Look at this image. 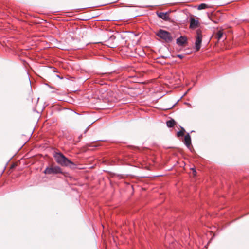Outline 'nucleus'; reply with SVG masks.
<instances>
[{
	"mask_svg": "<svg viewBox=\"0 0 249 249\" xmlns=\"http://www.w3.org/2000/svg\"><path fill=\"white\" fill-rule=\"evenodd\" d=\"M156 35L166 42H171L173 39L170 33L162 29H160Z\"/></svg>",
	"mask_w": 249,
	"mask_h": 249,
	"instance_id": "nucleus-2",
	"label": "nucleus"
},
{
	"mask_svg": "<svg viewBox=\"0 0 249 249\" xmlns=\"http://www.w3.org/2000/svg\"><path fill=\"white\" fill-rule=\"evenodd\" d=\"M176 122L174 119H171L166 122V125L168 127L171 128L174 126Z\"/></svg>",
	"mask_w": 249,
	"mask_h": 249,
	"instance_id": "nucleus-10",
	"label": "nucleus"
},
{
	"mask_svg": "<svg viewBox=\"0 0 249 249\" xmlns=\"http://www.w3.org/2000/svg\"><path fill=\"white\" fill-rule=\"evenodd\" d=\"M209 6L205 3H201L198 6L197 9L199 10L208 8Z\"/></svg>",
	"mask_w": 249,
	"mask_h": 249,
	"instance_id": "nucleus-11",
	"label": "nucleus"
},
{
	"mask_svg": "<svg viewBox=\"0 0 249 249\" xmlns=\"http://www.w3.org/2000/svg\"><path fill=\"white\" fill-rule=\"evenodd\" d=\"M180 131H183L184 133H185V129H184V128H183V127H181V130H180Z\"/></svg>",
	"mask_w": 249,
	"mask_h": 249,
	"instance_id": "nucleus-16",
	"label": "nucleus"
},
{
	"mask_svg": "<svg viewBox=\"0 0 249 249\" xmlns=\"http://www.w3.org/2000/svg\"><path fill=\"white\" fill-rule=\"evenodd\" d=\"M44 173L48 175L63 174L62 169L58 166L47 167L44 171Z\"/></svg>",
	"mask_w": 249,
	"mask_h": 249,
	"instance_id": "nucleus-3",
	"label": "nucleus"
},
{
	"mask_svg": "<svg viewBox=\"0 0 249 249\" xmlns=\"http://www.w3.org/2000/svg\"><path fill=\"white\" fill-rule=\"evenodd\" d=\"M196 36L195 41V49L196 51H198L201 48L202 40V31L200 29H197L196 31Z\"/></svg>",
	"mask_w": 249,
	"mask_h": 249,
	"instance_id": "nucleus-4",
	"label": "nucleus"
},
{
	"mask_svg": "<svg viewBox=\"0 0 249 249\" xmlns=\"http://www.w3.org/2000/svg\"><path fill=\"white\" fill-rule=\"evenodd\" d=\"M193 171V173H194V175H196V170L194 169H192Z\"/></svg>",
	"mask_w": 249,
	"mask_h": 249,
	"instance_id": "nucleus-15",
	"label": "nucleus"
},
{
	"mask_svg": "<svg viewBox=\"0 0 249 249\" xmlns=\"http://www.w3.org/2000/svg\"><path fill=\"white\" fill-rule=\"evenodd\" d=\"M223 36V33L221 31H218L217 33V37L218 40L220 39V38Z\"/></svg>",
	"mask_w": 249,
	"mask_h": 249,
	"instance_id": "nucleus-12",
	"label": "nucleus"
},
{
	"mask_svg": "<svg viewBox=\"0 0 249 249\" xmlns=\"http://www.w3.org/2000/svg\"><path fill=\"white\" fill-rule=\"evenodd\" d=\"M177 57L179 58L180 59H182L184 56L182 54H178L177 55Z\"/></svg>",
	"mask_w": 249,
	"mask_h": 249,
	"instance_id": "nucleus-14",
	"label": "nucleus"
},
{
	"mask_svg": "<svg viewBox=\"0 0 249 249\" xmlns=\"http://www.w3.org/2000/svg\"><path fill=\"white\" fill-rule=\"evenodd\" d=\"M54 157L56 162L62 166H68L69 165H74L73 162L69 160L60 152L56 153L54 155Z\"/></svg>",
	"mask_w": 249,
	"mask_h": 249,
	"instance_id": "nucleus-1",
	"label": "nucleus"
},
{
	"mask_svg": "<svg viewBox=\"0 0 249 249\" xmlns=\"http://www.w3.org/2000/svg\"><path fill=\"white\" fill-rule=\"evenodd\" d=\"M184 143L186 147L190 150L191 149V136L189 133H187L184 137Z\"/></svg>",
	"mask_w": 249,
	"mask_h": 249,
	"instance_id": "nucleus-7",
	"label": "nucleus"
},
{
	"mask_svg": "<svg viewBox=\"0 0 249 249\" xmlns=\"http://www.w3.org/2000/svg\"><path fill=\"white\" fill-rule=\"evenodd\" d=\"M157 15L159 17H160L161 19H164L165 20H167L169 18V17H168V16L167 13L160 12L159 13H158Z\"/></svg>",
	"mask_w": 249,
	"mask_h": 249,
	"instance_id": "nucleus-9",
	"label": "nucleus"
},
{
	"mask_svg": "<svg viewBox=\"0 0 249 249\" xmlns=\"http://www.w3.org/2000/svg\"><path fill=\"white\" fill-rule=\"evenodd\" d=\"M199 25V21L197 19H195L194 17H191L190 18L189 28L191 29H194L198 27Z\"/></svg>",
	"mask_w": 249,
	"mask_h": 249,
	"instance_id": "nucleus-5",
	"label": "nucleus"
},
{
	"mask_svg": "<svg viewBox=\"0 0 249 249\" xmlns=\"http://www.w3.org/2000/svg\"><path fill=\"white\" fill-rule=\"evenodd\" d=\"M27 95L30 96L32 93L31 83L29 78L26 79V87L25 90Z\"/></svg>",
	"mask_w": 249,
	"mask_h": 249,
	"instance_id": "nucleus-6",
	"label": "nucleus"
},
{
	"mask_svg": "<svg viewBox=\"0 0 249 249\" xmlns=\"http://www.w3.org/2000/svg\"><path fill=\"white\" fill-rule=\"evenodd\" d=\"M187 39L185 36H181L179 38L177 39V44L180 46H183L187 43Z\"/></svg>",
	"mask_w": 249,
	"mask_h": 249,
	"instance_id": "nucleus-8",
	"label": "nucleus"
},
{
	"mask_svg": "<svg viewBox=\"0 0 249 249\" xmlns=\"http://www.w3.org/2000/svg\"><path fill=\"white\" fill-rule=\"evenodd\" d=\"M15 166V164H13L12 165V166H11V167L13 168V167H14Z\"/></svg>",
	"mask_w": 249,
	"mask_h": 249,
	"instance_id": "nucleus-17",
	"label": "nucleus"
},
{
	"mask_svg": "<svg viewBox=\"0 0 249 249\" xmlns=\"http://www.w3.org/2000/svg\"><path fill=\"white\" fill-rule=\"evenodd\" d=\"M184 135L183 131H179L177 133V136L178 137L183 136Z\"/></svg>",
	"mask_w": 249,
	"mask_h": 249,
	"instance_id": "nucleus-13",
	"label": "nucleus"
}]
</instances>
